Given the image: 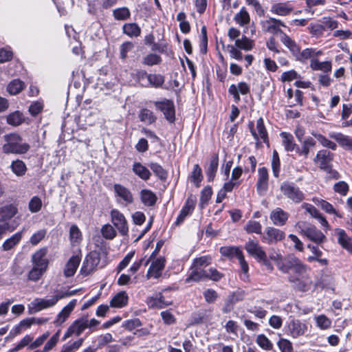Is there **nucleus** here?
<instances>
[{
	"label": "nucleus",
	"mask_w": 352,
	"mask_h": 352,
	"mask_svg": "<svg viewBox=\"0 0 352 352\" xmlns=\"http://www.w3.org/2000/svg\"><path fill=\"white\" fill-rule=\"evenodd\" d=\"M330 137L336 140L341 146L349 148H352V138L349 136L338 133L330 134Z\"/></svg>",
	"instance_id": "nucleus-45"
},
{
	"label": "nucleus",
	"mask_w": 352,
	"mask_h": 352,
	"mask_svg": "<svg viewBox=\"0 0 352 352\" xmlns=\"http://www.w3.org/2000/svg\"><path fill=\"white\" fill-rule=\"evenodd\" d=\"M256 129L257 133L254 131L252 128H251V132L254 139L256 140L261 139L263 141V142L267 143V133L265 127L263 120L262 118H258L256 121Z\"/></svg>",
	"instance_id": "nucleus-29"
},
{
	"label": "nucleus",
	"mask_w": 352,
	"mask_h": 352,
	"mask_svg": "<svg viewBox=\"0 0 352 352\" xmlns=\"http://www.w3.org/2000/svg\"><path fill=\"white\" fill-rule=\"evenodd\" d=\"M294 10L291 3L287 2H275L272 4L270 12L272 14L285 16L289 15Z\"/></svg>",
	"instance_id": "nucleus-19"
},
{
	"label": "nucleus",
	"mask_w": 352,
	"mask_h": 352,
	"mask_svg": "<svg viewBox=\"0 0 352 352\" xmlns=\"http://www.w3.org/2000/svg\"><path fill=\"white\" fill-rule=\"evenodd\" d=\"M148 84L155 87H161L164 82V77L160 74H148Z\"/></svg>",
	"instance_id": "nucleus-59"
},
{
	"label": "nucleus",
	"mask_w": 352,
	"mask_h": 352,
	"mask_svg": "<svg viewBox=\"0 0 352 352\" xmlns=\"http://www.w3.org/2000/svg\"><path fill=\"white\" fill-rule=\"evenodd\" d=\"M140 197L142 203L146 206H153L157 201V196L150 190H141Z\"/></svg>",
	"instance_id": "nucleus-40"
},
{
	"label": "nucleus",
	"mask_w": 352,
	"mask_h": 352,
	"mask_svg": "<svg viewBox=\"0 0 352 352\" xmlns=\"http://www.w3.org/2000/svg\"><path fill=\"white\" fill-rule=\"evenodd\" d=\"M256 342L261 349L265 351H271L273 349V344L264 334L258 335Z\"/></svg>",
	"instance_id": "nucleus-49"
},
{
	"label": "nucleus",
	"mask_w": 352,
	"mask_h": 352,
	"mask_svg": "<svg viewBox=\"0 0 352 352\" xmlns=\"http://www.w3.org/2000/svg\"><path fill=\"white\" fill-rule=\"evenodd\" d=\"M81 232L76 225H72L69 230V239L72 243H78L81 240Z\"/></svg>",
	"instance_id": "nucleus-62"
},
{
	"label": "nucleus",
	"mask_w": 352,
	"mask_h": 352,
	"mask_svg": "<svg viewBox=\"0 0 352 352\" xmlns=\"http://www.w3.org/2000/svg\"><path fill=\"white\" fill-rule=\"evenodd\" d=\"M300 143L301 147H297L296 153L306 159L307 158L311 149L316 146V142L313 138L307 137Z\"/></svg>",
	"instance_id": "nucleus-26"
},
{
	"label": "nucleus",
	"mask_w": 352,
	"mask_h": 352,
	"mask_svg": "<svg viewBox=\"0 0 352 352\" xmlns=\"http://www.w3.org/2000/svg\"><path fill=\"white\" fill-rule=\"evenodd\" d=\"M205 278H206V270L192 266L190 267V272L186 279V282H198Z\"/></svg>",
	"instance_id": "nucleus-34"
},
{
	"label": "nucleus",
	"mask_w": 352,
	"mask_h": 352,
	"mask_svg": "<svg viewBox=\"0 0 352 352\" xmlns=\"http://www.w3.org/2000/svg\"><path fill=\"white\" fill-rule=\"evenodd\" d=\"M113 16L117 20L124 21L129 18L131 12L126 7L115 9L113 12Z\"/></svg>",
	"instance_id": "nucleus-58"
},
{
	"label": "nucleus",
	"mask_w": 352,
	"mask_h": 352,
	"mask_svg": "<svg viewBox=\"0 0 352 352\" xmlns=\"http://www.w3.org/2000/svg\"><path fill=\"white\" fill-rule=\"evenodd\" d=\"M309 33L316 37H318L323 34L324 28L321 21L318 23H311L308 27Z\"/></svg>",
	"instance_id": "nucleus-60"
},
{
	"label": "nucleus",
	"mask_w": 352,
	"mask_h": 352,
	"mask_svg": "<svg viewBox=\"0 0 352 352\" xmlns=\"http://www.w3.org/2000/svg\"><path fill=\"white\" fill-rule=\"evenodd\" d=\"M77 300L74 299L71 300L63 309L58 313L54 323L56 326H60L69 318L71 313L76 307Z\"/></svg>",
	"instance_id": "nucleus-21"
},
{
	"label": "nucleus",
	"mask_w": 352,
	"mask_h": 352,
	"mask_svg": "<svg viewBox=\"0 0 352 352\" xmlns=\"http://www.w3.org/2000/svg\"><path fill=\"white\" fill-rule=\"evenodd\" d=\"M257 180V190L259 193L265 192L268 186L269 175L267 169L265 167L258 168Z\"/></svg>",
	"instance_id": "nucleus-27"
},
{
	"label": "nucleus",
	"mask_w": 352,
	"mask_h": 352,
	"mask_svg": "<svg viewBox=\"0 0 352 352\" xmlns=\"http://www.w3.org/2000/svg\"><path fill=\"white\" fill-rule=\"evenodd\" d=\"M219 252L223 256L229 258H232L234 257L237 258L241 265V271L243 272L241 278L243 280L248 279V273L249 270L248 264L245 261L243 254L239 248L234 246H223L220 248Z\"/></svg>",
	"instance_id": "nucleus-2"
},
{
	"label": "nucleus",
	"mask_w": 352,
	"mask_h": 352,
	"mask_svg": "<svg viewBox=\"0 0 352 352\" xmlns=\"http://www.w3.org/2000/svg\"><path fill=\"white\" fill-rule=\"evenodd\" d=\"M4 138L6 143L2 148L5 153L24 154L30 148L28 143L22 142L21 136L16 133L6 135Z\"/></svg>",
	"instance_id": "nucleus-1"
},
{
	"label": "nucleus",
	"mask_w": 352,
	"mask_h": 352,
	"mask_svg": "<svg viewBox=\"0 0 352 352\" xmlns=\"http://www.w3.org/2000/svg\"><path fill=\"white\" fill-rule=\"evenodd\" d=\"M87 325L84 318L75 320L65 331L63 340H66L73 336H79L87 329Z\"/></svg>",
	"instance_id": "nucleus-14"
},
{
	"label": "nucleus",
	"mask_w": 352,
	"mask_h": 352,
	"mask_svg": "<svg viewBox=\"0 0 352 352\" xmlns=\"http://www.w3.org/2000/svg\"><path fill=\"white\" fill-rule=\"evenodd\" d=\"M334 232L338 238V243L352 254V238L343 229L336 228Z\"/></svg>",
	"instance_id": "nucleus-22"
},
{
	"label": "nucleus",
	"mask_w": 352,
	"mask_h": 352,
	"mask_svg": "<svg viewBox=\"0 0 352 352\" xmlns=\"http://www.w3.org/2000/svg\"><path fill=\"white\" fill-rule=\"evenodd\" d=\"M100 261V253L96 251L89 252L85 257L80 272L84 275L91 273L98 267Z\"/></svg>",
	"instance_id": "nucleus-6"
},
{
	"label": "nucleus",
	"mask_w": 352,
	"mask_h": 352,
	"mask_svg": "<svg viewBox=\"0 0 352 352\" xmlns=\"http://www.w3.org/2000/svg\"><path fill=\"white\" fill-rule=\"evenodd\" d=\"M280 190L285 197L294 203H300L305 199L304 193L292 182H283L280 184Z\"/></svg>",
	"instance_id": "nucleus-4"
},
{
	"label": "nucleus",
	"mask_w": 352,
	"mask_h": 352,
	"mask_svg": "<svg viewBox=\"0 0 352 352\" xmlns=\"http://www.w3.org/2000/svg\"><path fill=\"white\" fill-rule=\"evenodd\" d=\"M311 134L316 138L319 142L324 147L329 148L332 149L333 151H335L337 148V145L331 142V140H328L327 138H325L322 134L318 133L315 131H312Z\"/></svg>",
	"instance_id": "nucleus-48"
},
{
	"label": "nucleus",
	"mask_w": 352,
	"mask_h": 352,
	"mask_svg": "<svg viewBox=\"0 0 352 352\" xmlns=\"http://www.w3.org/2000/svg\"><path fill=\"white\" fill-rule=\"evenodd\" d=\"M195 201L192 199L188 198L186 200V204L182 208L175 221L176 225L181 224L185 219V218L192 213L195 208Z\"/></svg>",
	"instance_id": "nucleus-30"
},
{
	"label": "nucleus",
	"mask_w": 352,
	"mask_h": 352,
	"mask_svg": "<svg viewBox=\"0 0 352 352\" xmlns=\"http://www.w3.org/2000/svg\"><path fill=\"white\" fill-rule=\"evenodd\" d=\"M280 41L289 50L296 60L304 63V58L307 57L308 51L305 49L301 51L299 45L285 33L282 34Z\"/></svg>",
	"instance_id": "nucleus-5"
},
{
	"label": "nucleus",
	"mask_w": 352,
	"mask_h": 352,
	"mask_svg": "<svg viewBox=\"0 0 352 352\" xmlns=\"http://www.w3.org/2000/svg\"><path fill=\"white\" fill-rule=\"evenodd\" d=\"M245 250L250 255L259 261L267 255L263 248L257 241L253 240L248 241L245 245Z\"/></svg>",
	"instance_id": "nucleus-16"
},
{
	"label": "nucleus",
	"mask_w": 352,
	"mask_h": 352,
	"mask_svg": "<svg viewBox=\"0 0 352 352\" xmlns=\"http://www.w3.org/2000/svg\"><path fill=\"white\" fill-rule=\"evenodd\" d=\"M211 261L212 258L210 256H204L195 258L193 261L192 266L202 269L203 267L208 266L211 263Z\"/></svg>",
	"instance_id": "nucleus-61"
},
{
	"label": "nucleus",
	"mask_w": 352,
	"mask_h": 352,
	"mask_svg": "<svg viewBox=\"0 0 352 352\" xmlns=\"http://www.w3.org/2000/svg\"><path fill=\"white\" fill-rule=\"evenodd\" d=\"M116 195L120 197L126 205L131 204L133 202V196L131 192L124 186L116 184L113 186Z\"/></svg>",
	"instance_id": "nucleus-25"
},
{
	"label": "nucleus",
	"mask_w": 352,
	"mask_h": 352,
	"mask_svg": "<svg viewBox=\"0 0 352 352\" xmlns=\"http://www.w3.org/2000/svg\"><path fill=\"white\" fill-rule=\"evenodd\" d=\"M218 166H219L218 155H214L210 160V163L208 164V166L206 172V176L208 177V180L209 182L213 181V179L215 177L216 173L217 171V169H218Z\"/></svg>",
	"instance_id": "nucleus-36"
},
{
	"label": "nucleus",
	"mask_w": 352,
	"mask_h": 352,
	"mask_svg": "<svg viewBox=\"0 0 352 352\" xmlns=\"http://www.w3.org/2000/svg\"><path fill=\"white\" fill-rule=\"evenodd\" d=\"M313 202L318 206L320 207L323 210L329 214H334L337 217L341 218L342 216L338 213L333 207V206L325 200L320 199L318 197H314L312 199Z\"/></svg>",
	"instance_id": "nucleus-38"
},
{
	"label": "nucleus",
	"mask_w": 352,
	"mask_h": 352,
	"mask_svg": "<svg viewBox=\"0 0 352 352\" xmlns=\"http://www.w3.org/2000/svg\"><path fill=\"white\" fill-rule=\"evenodd\" d=\"M80 257L77 255L72 256L69 259L63 270V274L65 277H71L75 274L80 263Z\"/></svg>",
	"instance_id": "nucleus-28"
},
{
	"label": "nucleus",
	"mask_w": 352,
	"mask_h": 352,
	"mask_svg": "<svg viewBox=\"0 0 352 352\" xmlns=\"http://www.w3.org/2000/svg\"><path fill=\"white\" fill-rule=\"evenodd\" d=\"M155 106L164 113L167 120L170 123L174 122L175 119V105L172 100L164 99L162 101H157L155 102Z\"/></svg>",
	"instance_id": "nucleus-8"
},
{
	"label": "nucleus",
	"mask_w": 352,
	"mask_h": 352,
	"mask_svg": "<svg viewBox=\"0 0 352 352\" xmlns=\"http://www.w3.org/2000/svg\"><path fill=\"white\" fill-rule=\"evenodd\" d=\"M234 21L240 26H244L250 23V16L245 8L243 7L234 16Z\"/></svg>",
	"instance_id": "nucleus-42"
},
{
	"label": "nucleus",
	"mask_w": 352,
	"mask_h": 352,
	"mask_svg": "<svg viewBox=\"0 0 352 352\" xmlns=\"http://www.w3.org/2000/svg\"><path fill=\"white\" fill-rule=\"evenodd\" d=\"M11 169L16 175L22 176L25 173L26 166L23 161L17 160L12 162Z\"/></svg>",
	"instance_id": "nucleus-51"
},
{
	"label": "nucleus",
	"mask_w": 352,
	"mask_h": 352,
	"mask_svg": "<svg viewBox=\"0 0 352 352\" xmlns=\"http://www.w3.org/2000/svg\"><path fill=\"white\" fill-rule=\"evenodd\" d=\"M310 67L314 70L329 72L331 70V63L330 61L320 62L318 59H311Z\"/></svg>",
	"instance_id": "nucleus-43"
},
{
	"label": "nucleus",
	"mask_w": 352,
	"mask_h": 352,
	"mask_svg": "<svg viewBox=\"0 0 352 352\" xmlns=\"http://www.w3.org/2000/svg\"><path fill=\"white\" fill-rule=\"evenodd\" d=\"M54 305L52 297L49 299L36 298L28 305V313L30 314H35Z\"/></svg>",
	"instance_id": "nucleus-11"
},
{
	"label": "nucleus",
	"mask_w": 352,
	"mask_h": 352,
	"mask_svg": "<svg viewBox=\"0 0 352 352\" xmlns=\"http://www.w3.org/2000/svg\"><path fill=\"white\" fill-rule=\"evenodd\" d=\"M133 172L144 181H147L150 179L151 173L140 162H135L132 168Z\"/></svg>",
	"instance_id": "nucleus-35"
},
{
	"label": "nucleus",
	"mask_w": 352,
	"mask_h": 352,
	"mask_svg": "<svg viewBox=\"0 0 352 352\" xmlns=\"http://www.w3.org/2000/svg\"><path fill=\"white\" fill-rule=\"evenodd\" d=\"M84 338H80L72 343H67L64 344L60 352H75L78 350L82 344Z\"/></svg>",
	"instance_id": "nucleus-55"
},
{
	"label": "nucleus",
	"mask_w": 352,
	"mask_h": 352,
	"mask_svg": "<svg viewBox=\"0 0 352 352\" xmlns=\"http://www.w3.org/2000/svg\"><path fill=\"white\" fill-rule=\"evenodd\" d=\"M235 46L239 49L249 51L252 49L254 42L245 36H243L241 38L235 41Z\"/></svg>",
	"instance_id": "nucleus-50"
},
{
	"label": "nucleus",
	"mask_w": 352,
	"mask_h": 352,
	"mask_svg": "<svg viewBox=\"0 0 352 352\" xmlns=\"http://www.w3.org/2000/svg\"><path fill=\"white\" fill-rule=\"evenodd\" d=\"M111 222L122 236L127 235L129 227L124 214L118 210L111 211Z\"/></svg>",
	"instance_id": "nucleus-7"
},
{
	"label": "nucleus",
	"mask_w": 352,
	"mask_h": 352,
	"mask_svg": "<svg viewBox=\"0 0 352 352\" xmlns=\"http://www.w3.org/2000/svg\"><path fill=\"white\" fill-rule=\"evenodd\" d=\"M299 258L294 255H289L282 261H278L277 266L283 273H287L289 270H292Z\"/></svg>",
	"instance_id": "nucleus-31"
},
{
	"label": "nucleus",
	"mask_w": 352,
	"mask_h": 352,
	"mask_svg": "<svg viewBox=\"0 0 352 352\" xmlns=\"http://www.w3.org/2000/svg\"><path fill=\"white\" fill-rule=\"evenodd\" d=\"M202 179L203 175L201 168L198 164H195L191 173V181L197 187H199Z\"/></svg>",
	"instance_id": "nucleus-56"
},
{
	"label": "nucleus",
	"mask_w": 352,
	"mask_h": 352,
	"mask_svg": "<svg viewBox=\"0 0 352 352\" xmlns=\"http://www.w3.org/2000/svg\"><path fill=\"white\" fill-rule=\"evenodd\" d=\"M149 167L154 174L161 180H165L167 177V172L162 168L161 165L156 162H151Z\"/></svg>",
	"instance_id": "nucleus-52"
},
{
	"label": "nucleus",
	"mask_w": 352,
	"mask_h": 352,
	"mask_svg": "<svg viewBox=\"0 0 352 352\" xmlns=\"http://www.w3.org/2000/svg\"><path fill=\"white\" fill-rule=\"evenodd\" d=\"M22 239V232H18L7 239L2 244V250L8 251L16 246Z\"/></svg>",
	"instance_id": "nucleus-39"
},
{
	"label": "nucleus",
	"mask_w": 352,
	"mask_h": 352,
	"mask_svg": "<svg viewBox=\"0 0 352 352\" xmlns=\"http://www.w3.org/2000/svg\"><path fill=\"white\" fill-rule=\"evenodd\" d=\"M314 319L316 320V327L321 330H327L331 327V320L324 314L315 316Z\"/></svg>",
	"instance_id": "nucleus-44"
},
{
	"label": "nucleus",
	"mask_w": 352,
	"mask_h": 352,
	"mask_svg": "<svg viewBox=\"0 0 352 352\" xmlns=\"http://www.w3.org/2000/svg\"><path fill=\"white\" fill-rule=\"evenodd\" d=\"M333 154L327 150L319 151L314 161L319 165L320 169L329 170L331 168V162L333 160Z\"/></svg>",
	"instance_id": "nucleus-12"
},
{
	"label": "nucleus",
	"mask_w": 352,
	"mask_h": 352,
	"mask_svg": "<svg viewBox=\"0 0 352 352\" xmlns=\"http://www.w3.org/2000/svg\"><path fill=\"white\" fill-rule=\"evenodd\" d=\"M17 212V209L13 205H8L0 208V222L8 223Z\"/></svg>",
	"instance_id": "nucleus-32"
},
{
	"label": "nucleus",
	"mask_w": 352,
	"mask_h": 352,
	"mask_svg": "<svg viewBox=\"0 0 352 352\" xmlns=\"http://www.w3.org/2000/svg\"><path fill=\"white\" fill-rule=\"evenodd\" d=\"M307 330V324L299 320L293 319L287 325V333L293 338L303 336Z\"/></svg>",
	"instance_id": "nucleus-9"
},
{
	"label": "nucleus",
	"mask_w": 352,
	"mask_h": 352,
	"mask_svg": "<svg viewBox=\"0 0 352 352\" xmlns=\"http://www.w3.org/2000/svg\"><path fill=\"white\" fill-rule=\"evenodd\" d=\"M296 228L300 234L305 236L310 241L316 243L320 244L326 240V236L320 230L305 221L297 223Z\"/></svg>",
	"instance_id": "nucleus-3"
},
{
	"label": "nucleus",
	"mask_w": 352,
	"mask_h": 352,
	"mask_svg": "<svg viewBox=\"0 0 352 352\" xmlns=\"http://www.w3.org/2000/svg\"><path fill=\"white\" fill-rule=\"evenodd\" d=\"M101 233L104 238L107 239H113L116 236V231L110 224H106L102 226Z\"/></svg>",
	"instance_id": "nucleus-63"
},
{
	"label": "nucleus",
	"mask_w": 352,
	"mask_h": 352,
	"mask_svg": "<svg viewBox=\"0 0 352 352\" xmlns=\"http://www.w3.org/2000/svg\"><path fill=\"white\" fill-rule=\"evenodd\" d=\"M261 25L264 31L274 34H280V37L282 36L283 34H285V32H283L280 29V27H285V25L282 21L279 19L270 17L267 20L262 21Z\"/></svg>",
	"instance_id": "nucleus-13"
},
{
	"label": "nucleus",
	"mask_w": 352,
	"mask_h": 352,
	"mask_svg": "<svg viewBox=\"0 0 352 352\" xmlns=\"http://www.w3.org/2000/svg\"><path fill=\"white\" fill-rule=\"evenodd\" d=\"M334 285V278L332 274L324 270L321 271L320 276L318 278L314 283V287L320 289L332 288Z\"/></svg>",
	"instance_id": "nucleus-20"
},
{
	"label": "nucleus",
	"mask_w": 352,
	"mask_h": 352,
	"mask_svg": "<svg viewBox=\"0 0 352 352\" xmlns=\"http://www.w3.org/2000/svg\"><path fill=\"white\" fill-rule=\"evenodd\" d=\"M165 267V259L164 258H159L154 261L147 272V277L159 278L162 275V272Z\"/></svg>",
	"instance_id": "nucleus-24"
},
{
	"label": "nucleus",
	"mask_w": 352,
	"mask_h": 352,
	"mask_svg": "<svg viewBox=\"0 0 352 352\" xmlns=\"http://www.w3.org/2000/svg\"><path fill=\"white\" fill-rule=\"evenodd\" d=\"M129 297L126 292H120L115 295L110 301L112 307L121 308L128 303Z\"/></svg>",
	"instance_id": "nucleus-33"
},
{
	"label": "nucleus",
	"mask_w": 352,
	"mask_h": 352,
	"mask_svg": "<svg viewBox=\"0 0 352 352\" xmlns=\"http://www.w3.org/2000/svg\"><path fill=\"white\" fill-rule=\"evenodd\" d=\"M161 62L162 58L160 56L156 54H149L143 58L142 63L145 65L153 66L159 65Z\"/></svg>",
	"instance_id": "nucleus-57"
},
{
	"label": "nucleus",
	"mask_w": 352,
	"mask_h": 352,
	"mask_svg": "<svg viewBox=\"0 0 352 352\" xmlns=\"http://www.w3.org/2000/svg\"><path fill=\"white\" fill-rule=\"evenodd\" d=\"M285 234L283 231L273 227H267L265 230L263 241L271 244L282 241L285 239Z\"/></svg>",
	"instance_id": "nucleus-15"
},
{
	"label": "nucleus",
	"mask_w": 352,
	"mask_h": 352,
	"mask_svg": "<svg viewBox=\"0 0 352 352\" xmlns=\"http://www.w3.org/2000/svg\"><path fill=\"white\" fill-rule=\"evenodd\" d=\"M122 31L129 37H138L141 34V28L135 23H125L122 27Z\"/></svg>",
	"instance_id": "nucleus-41"
},
{
	"label": "nucleus",
	"mask_w": 352,
	"mask_h": 352,
	"mask_svg": "<svg viewBox=\"0 0 352 352\" xmlns=\"http://www.w3.org/2000/svg\"><path fill=\"white\" fill-rule=\"evenodd\" d=\"M277 345L281 352H293V346L292 342L285 338H280Z\"/></svg>",
	"instance_id": "nucleus-64"
},
{
	"label": "nucleus",
	"mask_w": 352,
	"mask_h": 352,
	"mask_svg": "<svg viewBox=\"0 0 352 352\" xmlns=\"http://www.w3.org/2000/svg\"><path fill=\"white\" fill-rule=\"evenodd\" d=\"M25 87L23 82L19 79H15L11 81L8 87L7 91L11 95H16L19 94Z\"/></svg>",
	"instance_id": "nucleus-46"
},
{
	"label": "nucleus",
	"mask_w": 352,
	"mask_h": 352,
	"mask_svg": "<svg viewBox=\"0 0 352 352\" xmlns=\"http://www.w3.org/2000/svg\"><path fill=\"white\" fill-rule=\"evenodd\" d=\"M289 214L280 208H276L272 210L270 218L272 223L277 226H284L288 220Z\"/></svg>",
	"instance_id": "nucleus-23"
},
{
	"label": "nucleus",
	"mask_w": 352,
	"mask_h": 352,
	"mask_svg": "<svg viewBox=\"0 0 352 352\" xmlns=\"http://www.w3.org/2000/svg\"><path fill=\"white\" fill-rule=\"evenodd\" d=\"M288 280L292 284V286L295 289L300 292L309 291L313 283L309 276H302L301 278L289 276Z\"/></svg>",
	"instance_id": "nucleus-10"
},
{
	"label": "nucleus",
	"mask_w": 352,
	"mask_h": 352,
	"mask_svg": "<svg viewBox=\"0 0 352 352\" xmlns=\"http://www.w3.org/2000/svg\"><path fill=\"white\" fill-rule=\"evenodd\" d=\"M244 229L248 233H256L260 234H261L262 226L258 221L250 220L248 221Z\"/></svg>",
	"instance_id": "nucleus-53"
},
{
	"label": "nucleus",
	"mask_w": 352,
	"mask_h": 352,
	"mask_svg": "<svg viewBox=\"0 0 352 352\" xmlns=\"http://www.w3.org/2000/svg\"><path fill=\"white\" fill-rule=\"evenodd\" d=\"M139 118L140 121L147 124H151L154 122L156 119L153 113L148 109H142L139 114Z\"/></svg>",
	"instance_id": "nucleus-54"
},
{
	"label": "nucleus",
	"mask_w": 352,
	"mask_h": 352,
	"mask_svg": "<svg viewBox=\"0 0 352 352\" xmlns=\"http://www.w3.org/2000/svg\"><path fill=\"white\" fill-rule=\"evenodd\" d=\"M47 253V249L46 248H41L36 251L32 257L34 266L46 270L49 263L46 258Z\"/></svg>",
	"instance_id": "nucleus-18"
},
{
	"label": "nucleus",
	"mask_w": 352,
	"mask_h": 352,
	"mask_svg": "<svg viewBox=\"0 0 352 352\" xmlns=\"http://www.w3.org/2000/svg\"><path fill=\"white\" fill-rule=\"evenodd\" d=\"M24 120L23 114L19 111H16L7 116V122L14 126L20 125Z\"/></svg>",
	"instance_id": "nucleus-47"
},
{
	"label": "nucleus",
	"mask_w": 352,
	"mask_h": 352,
	"mask_svg": "<svg viewBox=\"0 0 352 352\" xmlns=\"http://www.w3.org/2000/svg\"><path fill=\"white\" fill-rule=\"evenodd\" d=\"M280 136L283 138V145L287 151H296V148L298 146L295 143L294 137L291 133L282 132Z\"/></svg>",
	"instance_id": "nucleus-37"
},
{
	"label": "nucleus",
	"mask_w": 352,
	"mask_h": 352,
	"mask_svg": "<svg viewBox=\"0 0 352 352\" xmlns=\"http://www.w3.org/2000/svg\"><path fill=\"white\" fill-rule=\"evenodd\" d=\"M250 87L245 82H241L237 85L232 84L228 89V92L232 95L236 103H238L240 101L239 94L246 95L250 93Z\"/></svg>",
	"instance_id": "nucleus-17"
}]
</instances>
